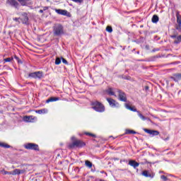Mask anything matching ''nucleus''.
<instances>
[{"label": "nucleus", "mask_w": 181, "mask_h": 181, "mask_svg": "<svg viewBox=\"0 0 181 181\" xmlns=\"http://www.w3.org/2000/svg\"><path fill=\"white\" fill-rule=\"evenodd\" d=\"M23 119L25 122H36V121H37V117L32 115L25 116Z\"/></svg>", "instance_id": "nucleus-7"}, {"label": "nucleus", "mask_w": 181, "mask_h": 181, "mask_svg": "<svg viewBox=\"0 0 181 181\" xmlns=\"http://www.w3.org/2000/svg\"><path fill=\"white\" fill-rule=\"evenodd\" d=\"M129 165L130 166H132L134 169H136V168H138V166H139V163L134 160H130L129 161Z\"/></svg>", "instance_id": "nucleus-16"}, {"label": "nucleus", "mask_w": 181, "mask_h": 181, "mask_svg": "<svg viewBox=\"0 0 181 181\" xmlns=\"http://www.w3.org/2000/svg\"><path fill=\"white\" fill-rule=\"evenodd\" d=\"M6 3L16 8L19 6V3L16 0H7Z\"/></svg>", "instance_id": "nucleus-15"}, {"label": "nucleus", "mask_w": 181, "mask_h": 181, "mask_svg": "<svg viewBox=\"0 0 181 181\" xmlns=\"http://www.w3.org/2000/svg\"><path fill=\"white\" fill-rule=\"evenodd\" d=\"M107 94L109 95H115V91L112 88H109L106 90Z\"/></svg>", "instance_id": "nucleus-22"}, {"label": "nucleus", "mask_w": 181, "mask_h": 181, "mask_svg": "<svg viewBox=\"0 0 181 181\" xmlns=\"http://www.w3.org/2000/svg\"><path fill=\"white\" fill-rule=\"evenodd\" d=\"M18 63H22V62L18 60Z\"/></svg>", "instance_id": "nucleus-44"}, {"label": "nucleus", "mask_w": 181, "mask_h": 181, "mask_svg": "<svg viewBox=\"0 0 181 181\" xmlns=\"http://www.w3.org/2000/svg\"><path fill=\"white\" fill-rule=\"evenodd\" d=\"M19 19H21V18H13V20L15 22H18V23H21V21H19Z\"/></svg>", "instance_id": "nucleus-34"}, {"label": "nucleus", "mask_w": 181, "mask_h": 181, "mask_svg": "<svg viewBox=\"0 0 181 181\" xmlns=\"http://www.w3.org/2000/svg\"><path fill=\"white\" fill-rule=\"evenodd\" d=\"M125 134L127 135H130V134L135 135V134H136V132L131 129H126Z\"/></svg>", "instance_id": "nucleus-25"}, {"label": "nucleus", "mask_w": 181, "mask_h": 181, "mask_svg": "<svg viewBox=\"0 0 181 181\" xmlns=\"http://www.w3.org/2000/svg\"><path fill=\"white\" fill-rule=\"evenodd\" d=\"M138 116L139 117V118H141V119H142V121H146V117L145 116H144L141 112L138 111L137 112Z\"/></svg>", "instance_id": "nucleus-27"}, {"label": "nucleus", "mask_w": 181, "mask_h": 181, "mask_svg": "<svg viewBox=\"0 0 181 181\" xmlns=\"http://www.w3.org/2000/svg\"><path fill=\"white\" fill-rule=\"evenodd\" d=\"M71 139L72 143L69 144L68 146L70 149H73L74 148H83V146H86V143L81 140L76 139V137L74 136H72Z\"/></svg>", "instance_id": "nucleus-1"}, {"label": "nucleus", "mask_w": 181, "mask_h": 181, "mask_svg": "<svg viewBox=\"0 0 181 181\" xmlns=\"http://www.w3.org/2000/svg\"><path fill=\"white\" fill-rule=\"evenodd\" d=\"M0 146L1 148H11V146L5 143H0Z\"/></svg>", "instance_id": "nucleus-28"}, {"label": "nucleus", "mask_w": 181, "mask_h": 181, "mask_svg": "<svg viewBox=\"0 0 181 181\" xmlns=\"http://www.w3.org/2000/svg\"><path fill=\"white\" fill-rule=\"evenodd\" d=\"M144 90H146V91H148V90H149V86H146L144 87Z\"/></svg>", "instance_id": "nucleus-39"}, {"label": "nucleus", "mask_w": 181, "mask_h": 181, "mask_svg": "<svg viewBox=\"0 0 181 181\" xmlns=\"http://www.w3.org/2000/svg\"><path fill=\"white\" fill-rule=\"evenodd\" d=\"M170 37H172V39H174V43L175 45H179V43H180L181 42V35H171Z\"/></svg>", "instance_id": "nucleus-14"}, {"label": "nucleus", "mask_w": 181, "mask_h": 181, "mask_svg": "<svg viewBox=\"0 0 181 181\" xmlns=\"http://www.w3.org/2000/svg\"><path fill=\"white\" fill-rule=\"evenodd\" d=\"M56 13H58V15H62L63 16H69L70 15V13L67 12L66 10H62V9H55Z\"/></svg>", "instance_id": "nucleus-11"}, {"label": "nucleus", "mask_w": 181, "mask_h": 181, "mask_svg": "<svg viewBox=\"0 0 181 181\" xmlns=\"http://www.w3.org/2000/svg\"><path fill=\"white\" fill-rule=\"evenodd\" d=\"M24 148L25 149H29L31 151H39V146L37 144H33V143L25 144L24 145Z\"/></svg>", "instance_id": "nucleus-4"}, {"label": "nucleus", "mask_w": 181, "mask_h": 181, "mask_svg": "<svg viewBox=\"0 0 181 181\" xmlns=\"http://www.w3.org/2000/svg\"><path fill=\"white\" fill-rule=\"evenodd\" d=\"M12 60H13V58L8 57V58H6L4 59V62H12Z\"/></svg>", "instance_id": "nucleus-32"}, {"label": "nucleus", "mask_w": 181, "mask_h": 181, "mask_svg": "<svg viewBox=\"0 0 181 181\" xmlns=\"http://www.w3.org/2000/svg\"><path fill=\"white\" fill-rule=\"evenodd\" d=\"M144 132H146V134H149V135H152V136H156L159 134V132L156 130H151L148 129H144Z\"/></svg>", "instance_id": "nucleus-13"}, {"label": "nucleus", "mask_w": 181, "mask_h": 181, "mask_svg": "<svg viewBox=\"0 0 181 181\" xmlns=\"http://www.w3.org/2000/svg\"><path fill=\"white\" fill-rule=\"evenodd\" d=\"M29 77H31L32 78H42L43 77V72L42 71H36L30 73L28 74Z\"/></svg>", "instance_id": "nucleus-6"}, {"label": "nucleus", "mask_w": 181, "mask_h": 181, "mask_svg": "<svg viewBox=\"0 0 181 181\" xmlns=\"http://www.w3.org/2000/svg\"><path fill=\"white\" fill-rule=\"evenodd\" d=\"M47 9H49V7H47V6H44L43 7V9H42V11H47Z\"/></svg>", "instance_id": "nucleus-38"}, {"label": "nucleus", "mask_w": 181, "mask_h": 181, "mask_svg": "<svg viewBox=\"0 0 181 181\" xmlns=\"http://www.w3.org/2000/svg\"><path fill=\"white\" fill-rule=\"evenodd\" d=\"M161 179L164 181H167L168 180V177L165 175H161Z\"/></svg>", "instance_id": "nucleus-35"}, {"label": "nucleus", "mask_w": 181, "mask_h": 181, "mask_svg": "<svg viewBox=\"0 0 181 181\" xmlns=\"http://www.w3.org/2000/svg\"><path fill=\"white\" fill-rule=\"evenodd\" d=\"M43 12H45L43 10H40V11H39V13H43Z\"/></svg>", "instance_id": "nucleus-40"}, {"label": "nucleus", "mask_w": 181, "mask_h": 181, "mask_svg": "<svg viewBox=\"0 0 181 181\" xmlns=\"http://www.w3.org/2000/svg\"><path fill=\"white\" fill-rule=\"evenodd\" d=\"M1 173H2V175H8V171L2 170Z\"/></svg>", "instance_id": "nucleus-37"}, {"label": "nucleus", "mask_w": 181, "mask_h": 181, "mask_svg": "<svg viewBox=\"0 0 181 181\" xmlns=\"http://www.w3.org/2000/svg\"><path fill=\"white\" fill-rule=\"evenodd\" d=\"M106 100L107 103H109L110 107L112 108H119V103H118L115 100L111 98H107Z\"/></svg>", "instance_id": "nucleus-5"}, {"label": "nucleus", "mask_w": 181, "mask_h": 181, "mask_svg": "<svg viewBox=\"0 0 181 181\" xmlns=\"http://www.w3.org/2000/svg\"><path fill=\"white\" fill-rule=\"evenodd\" d=\"M71 1H73V2L81 4V2H83V0H71Z\"/></svg>", "instance_id": "nucleus-36"}, {"label": "nucleus", "mask_w": 181, "mask_h": 181, "mask_svg": "<svg viewBox=\"0 0 181 181\" xmlns=\"http://www.w3.org/2000/svg\"><path fill=\"white\" fill-rule=\"evenodd\" d=\"M23 173H25V170H19V169H15L13 171L12 175H22Z\"/></svg>", "instance_id": "nucleus-20"}, {"label": "nucleus", "mask_w": 181, "mask_h": 181, "mask_svg": "<svg viewBox=\"0 0 181 181\" xmlns=\"http://www.w3.org/2000/svg\"><path fill=\"white\" fill-rule=\"evenodd\" d=\"M60 63H62V59H60V58H59V57L56 58V59H55V64L59 66V64H60Z\"/></svg>", "instance_id": "nucleus-29"}, {"label": "nucleus", "mask_w": 181, "mask_h": 181, "mask_svg": "<svg viewBox=\"0 0 181 181\" xmlns=\"http://www.w3.org/2000/svg\"><path fill=\"white\" fill-rule=\"evenodd\" d=\"M15 59H16V60H19V58L18 57H15Z\"/></svg>", "instance_id": "nucleus-42"}, {"label": "nucleus", "mask_w": 181, "mask_h": 181, "mask_svg": "<svg viewBox=\"0 0 181 181\" xmlns=\"http://www.w3.org/2000/svg\"><path fill=\"white\" fill-rule=\"evenodd\" d=\"M106 30H107V32H109V33H112V27H111V26H107V27L106 28Z\"/></svg>", "instance_id": "nucleus-30"}, {"label": "nucleus", "mask_w": 181, "mask_h": 181, "mask_svg": "<svg viewBox=\"0 0 181 181\" xmlns=\"http://www.w3.org/2000/svg\"><path fill=\"white\" fill-rule=\"evenodd\" d=\"M36 114H47L49 112V110L47 108L35 110Z\"/></svg>", "instance_id": "nucleus-21"}, {"label": "nucleus", "mask_w": 181, "mask_h": 181, "mask_svg": "<svg viewBox=\"0 0 181 181\" xmlns=\"http://www.w3.org/2000/svg\"><path fill=\"white\" fill-rule=\"evenodd\" d=\"M119 93V100L120 101H123L124 103H127V95H125V93L118 90Z\"/></svg>", "instance_id": "nucleus-12"}, {"label": "nucleus", "mask_w": 181, "mask_h": 181, "mask_svg": "<svg viewBox=\"0 0 181 181\" xmlns=\"http://www.w3.org/2000/svg\"><path fill=\"white\" fill-rule=\"evenodd\" d=\"M57 156H60V154H57Z\"/></svg>", "instance_id": "nucleus-45"}, {"label": "nucleus", "mask_w": 181, "mask_h": 181, "mask_svg": "<svg viewBox=\"0 0 181 181\" xmlns=\"http://www.w3.org/2000/svg\"><path fill=\"white\" fill-rule=\"evenodd\" d=\"M145 163H150L149 162H148V160L145 161Z\"/></svg>", "instance_id": "nucleus-43"}, {"label": "nucleus", "mask_w": 181, "mask_h": 181, "mask_svg": "<svg viewBox=\"0 0 181 181\" xmlns=\"http://www.w3.org/2000/svg\"><path fill=\"white\" fill-rule=\"evenodd\" d=\"M125 107L127 110H129L130 111H133V112H138V110L135 107H131L128 103L125 104Z\"/></svg>", "instance_id": "nucleus-19"}, {"label": "nucleus", "mask_w": 181, "mask_h": 181, "mask_svg": "<svg viewBox=\"0 0 181 181\" xmlns=\"http://www.w3.org/2000/svg\"><path fill=\"white\" fill-rule=\"evenodd\" d=\"M62 63H64V64H69V62H67V60H66V59L62 57Z\"/></svg>", "instance_id": "nucleus-33"}, {"label": "nucleus", "mask_w": 181, "mask_h": 181, "mask_svg": "<svg viewBox=\"0 0 181 181\" xmlns=\"http://www.w3.org/2000/svg\"><path fill=\"white\" fill-rule=\"evenodd\" d=\"M176 18H177V23L178 24L176 26V29H177V30H180V29H181V15H180V12H179V11L176 12Z\"/></svg>", "instance_id": "nucleus-9"}, {"label": "nucleus", "mask_w": 181, "mask_h": 181, "mask_svg": "<svg viewBox=\"0 0 181 181\" xmlns=\"http://www.w3.org/2000/svg\"><path fill=\"white\" fill-rule=\"evenodd\" d=\"M153 23H158L159 22V17L156 15L153 16L151 19Z\"/></svg>", "instance_id": "nucleus-23"}, {"label": "nucleus", "mask_w": 181, "mask_h": 181, "mask_svg": "<svg viewBox=\"0 0 181 181\" xmlns=\"http://www.w3.org/2000/svg\"><path fill=\"white\" fill-rule=\"evenodd\" d=\"M85 135H88V136H93V138H95V135L91 133L86 132Z\"/></svg>", "instance_id": "nucleus-31"}, {"label": "nucleus", "mask_w": 181, "mask_h": 181, "mask_svg": "<svg viewBox=\"0 0 181 181\" xmlns=\"http://www.w3.org/2000/svg\"><path fill=\"white\" fill-rule=\"evenodd\" d=\"M59 100H60V98L56 97H51L46 100V103L47 104H49V103H54V101H59Z\"/></svg>", "instance_id": "nucleus-18"}, {"label": "nucleus", "mask_w": 181, "mask_h": 181, "mask_svg": "<svg viewBox=\"0 0 181 181\" xmlns=\"http://www.w3.org/2000/svg\"><path fill=\"white\" fill-rule=\"evenodd\" d=\"M171 78L173 80H174V81H180L181 80V74H175L173 75V76L171 77Z\"/></svg>", "instance_id": "nucleus-17"}, {"label": "nucleus", "mask_w": 181, "mask_h": 181, "mask_svg": "<svg viewBox=\"0 0 181 181\" xmlns=\"http://www.w3.org/2000/svg\"><path fill=\"white\" fill-rule=\"evenodd\" d=\"M53 33L54 36H62L64 35V28L61 24H55L53 26Z\"/></svg>", "instance_id": "nucleus-2"}, {"label": "nucleus", "mask_w": 181, "mask_h": 181, "mask_svg": "<svg viewBox=\"0 0 181 181\" xmlns=\"http://www.w3.org/2000/svg\"><path fill=\"white\" fill-rule=\"evenodd\" d=\"M85 165L87 168H89V169H91V168H93V163L91 162H90L89 160H86Z\"/></svg>", "instance_id": "nucleus-26"}, {"label": "nucleus", "mask_w": 181, "mask_h": 181, "mask_svg": "<svg viewBox=\"0 0 181 181\" xmlns=\"http://www.w3.org/2000/svg\"><path fill=\"white\" fill-rule=\"evenodd\" d=\"M13 172H7V175H12Z\"/></svg>", "instance_id": "nucleus-41"}, {"label": "nucleus", "mask_w": 181, "mask_h": 181, "mask_svg": "<svg viewBox=\"0 0 181 181\" xmlns=\"http://www.w3.org/2000/svg\"><path fill=\"white\" fill-rule=\"evenodd\" d=\"M21 4V6H27L28 0H17Z\"/></svg>", "instance_id": "nucleus-24"}, {"label": "nucleus", "mask_w": 181, "mask_h": 181, "mask_svg": "<svg viewBox=\"0 0 181 181\" xmlns=\"http://www.w3.org/2000/svg\"><path fill=\"white\" fill-rule=\"evenodd\" d=\"M92 105V108L95 111H97V112H104L105 111V107H104V105L98 101L93 102Z\"/></svg>", "instance_id": "nucleus-3"}, {"label": "nucleus", "mask_w": 181, "mask_h": 181, "mask_svg": "<svg viewBox=\"0 0 181 181\" xmlns=\"http://www.w3.org/2000/svg\"><path fill=\"white\" fill-rule=\"evenodd\" d=\"M115 160H118V159H117V158H115Z\"/></svg>", "instance_id": "nucleus-46"}, {"label": "nucleus", "mask_w": 181, "mask_h": 181, "mask_svg": "<svg viewBox=\"0 0 181 181\" xmlns=\"http://www.w3.org/2000/svg\"><path fill=\"white\" fill-rule=\"evenodd\" d=\"M22 16L23 18H20L22 23H23V25H29V17H28V13H23Z\"/></svg>", "instance_id": "nucleus-10"}, {"label": "nucleus", "mask_w": 181, "mask_h": 181, "mask_svg": "<svg viewBox=\"0 0 181 181\" xmlns=\"http://www.w3.org/2000/svg\"><path fill=\"white\" fill-rule=\"evenodd\" d=\"M141 175L145 177H151V179H153L155 177V173H152L151 170H144Z\"/></svg>", "instance_id": "nucleus-8"}]
</instances>
